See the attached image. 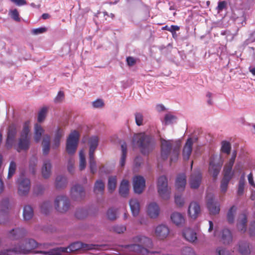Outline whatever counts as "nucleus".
<instances>
[{
    "mask_svg": "<svg viewBox=\"0 0 255 255\" xmlns=\"http://www.w3.org/2000/svg\"><path fill=\"white\" fill-rule=\"evenodd\" d=\"M157 189L160 196L165 200L170 197V191L168 186V180L165 176H160L157 180Z\"/></svg>",
    "mask_w": 255,
    "mask_h": 255,
    "instance_id": "5",
    "label": "nucleus"
},
{
    "mask_svg": "<svg viewBox=\"0 0 255 255\" xmlns=\"http://www.w3.org/2000/svg\"><path fill=\"white\" fill-rule=\"evenodd\" d=\"M105 245H103L85 244L82 243V251L100 250Z\"/></svg>",
    "mask_w": 255,
    "mask_h": 255,
    "instance_id": "34",
    "label": "nucleus"
},
{
    "mask_svg": "<svg viewBox=\"0 0 255 255\" xmlns=\"http://www.w3.org/2000/svg\"><path fill=\"white\" fill-rule=\"evenodd\" d=\"M16 169V164L15 162L12 161L10 162L8 172L7 175V178L10 179L15 173Z\"/></svg>",
    "mask_w": 255,
    "mask_h": 255,
    "instance_id": "46",
    "label": "nucleus"
},
{
    "mask_svg": "<svg viewBox=\"0 0 255 255\" xmlns=\"http://www.w3.org/2000/svg\"><path fill=\"white\" fill-rule=\"evenodd\" d=\"M29 122H26L23 127L22 130L20 134V137L18 141V147L17 149L18 152L21 150H27L29 148L30 141L28 134L29 132Z\"/></svg>",
    "mask_w": 255,
    "mask_h": 255,
    "instance_id": "4",
    "label": "nucleus"
},
{
    "mask_svg": "<svg viewBox=\"0 0 255 255\" xmlns=\"http://www.w3.org/2000/svg\"><path fill=\"white\" fill-rule=\"evenodd\" d=\"M170 218L172 221L177 226L182 224L185 221L183 215L178 212L172 213Z\"/></svg>",
    "mask_w": 255,
    "mask_h": 255,
    "instance_id": "33",
    "label": "nucleus"
},
{
    "mask_svg": "<svg viewBox=\"0 0 255 255\" xmlns=\"http://www.w3.org/2000/svg\"><path fill=\"white\" fill-rule=\"evenodd\" d=\"M10 16L11 18L15 21H19L20 18L19 17V13L16 9H14L10 11Z\"/></svg>",
    "mask_w": 255,
    "mask_h": 255,
    "instance_id": "61",
    "label": "nucleus"
},
{
    "mask_svg": "<svg viewBox=\"0 0 255 255\" xmlns=\"http://www.w3.org/2000/svg\"><path fill=\"white\" fill-rule=\"evenodd\" d=\"M155 233L156 236L159 239L163 240L168 236L169 233V230L167 226L160 225L156 227Z\"/></svg>",
    "mask_w": 255,
    "mask_h": 255,
    "instance_id": "19",
    "label": "nucleus"
},
{
    "mask_svg": "<svg viewBox=\"0 0 255 255\" xmlns=\"http://www.w3.org/2000/svg\"><path fill=\"white\" fill-rule=\"evenodd\" d=\"M8 219L7 212L5 209L0 210V225L6 223Z\"/></svg>",
    "mask_w": 255,
    "mask_h": 255,
    "instance_id": "51",
    "label": "nucleus"
},
{
    "mask_svg": "<svg viewBox=\"0 0 255 255\" xmlns=\"http://www.w3.org/2000/svg\"><path fill=\"white\" fill-rule=\"evenodd\" d=\"M44 132V129L41 126L36 124L34 126V140L36 142H39L41 139V135Z\"/></svg>",
    "mask_w": 255,
    "mask_h": 255,
    "instance_id": "35",
    "label": "nucleus"
},
{
    "mask_svg": "<svg viewBox=\"0 0 255 255\" xmlns=\"http://www.w3.org/2000/svg\"><path fill=\"white\" fill-rule=\"evenodd\" d=\"M129 192V182L125 179L122 181L120 188L119 193L123 197H126Z\"/></svg>",
    "mask_w": 255,
    "mask_h": 255,
    "instance_id": "29",
    "label": "nucleus"
},
{
    "mask_svg": "<svg viewBox=\"0 0 255 255\" xmlns=\"http://www.w3.org/2000/svg\"><path fill=\"white\" fill-rule=\"evenodd\" d=\"M33 209L30 205H25L23 209V217L24 220L28 221L33 216Z\"/></svg>",
    "mask_w": 255,
    "mask_h": 255,
    "instance_id": "30",
    "label": "nucleus"
},
{
    "mask_svg": "<svg viewBox=\"0 0 255 255\" xmlns=\"http://www.w3.org/2000/svg\"><path fill=\"white\" fill-rule=\"evenodd\" d=\"M186 184V175L184 174H181L177 177L175 186L176 189L179 191L184 190Z\"/></svg>",
    "mask_w": 255,
    "mask_h": 255,
    "instance_id": "22",
    "label": "nucleus"
},
{
    "mask_svg": "<svg viewBox=\"0 0 255 255\" xmlns=\"http://www.w3.org/2000/svg\"><path fill=\"white\" fill-rule=\"evenodd\" d=\"M67 179L63 176H58L56 178L55 186L56 188H62L66 186Z\"/></svg>",
    "mask_w": 255,
    "mask_h": 255,
    "instance_id": "40",
    "label": "nucleus"
},
{
    "mask_svg": "<svg viewBox=\"0 0 255 255\" xmlns=\"http://www.w3.org/2000/svg\"><path fill=\"white\" fill-rule=\"evenodd\" d=\"M239 252L243 255H248L250 254V244L246 241H241L239 243Z\"/></svg>",
    "mask_w": 255,
    "mask_h": 255,
    "instance_id": "27",
    "label": "nucleus"
},
{
    "mask_svg": "<svg viewBox=\"0 0 255 255\" xmlns=\"http://www.w3.org/2000/svg\"><path fill=\"white\" fill-rule=\"evenodd\" d=\"M161 142V158L163 160H167L171 154L170 163L177 161L179 154V146L173 147V141L170 140L160 139Z\"/></svg>",
    "mask_w": 255,
    "mask_h": 255,
    "instance_id": "1",
    "label": "nucleus"
},
{
    "mask_svg": "<svg viewBox=\"0 0 255 255\" xmlns=\"http://www.w3.org/2000/svg\"><path fill=\"white\" fill-rule=\"evenodd\" d=\"M133 140L136 141L141 152L144 155L148 154L155 147V142L154 139L144 133L136 134Z\"/></svg>",
    "mask_w": 255,
    "mask_h": 255,
    "instance_id": "2",
    "label": "nucleus"
},
{
    "mask_svg": "<svg viewBox=\"0 0 255 255\" xmlns=\"http://www.w3.org/2000/svg\"><path fill=\"white\" fill-rule=\"evenodd\" d=\"M207 208L210 214L216 215L219 214L220 208V204L214 201L213 196L211 194H208L206 196Z\"/></svg>",
    "mask_w": 255,
    "mask_h": 255,
    "instance_id": "9",
    "label": "nucleus"
},
{
    "mask_svg": "<svg viewBox=\"0 0 255 255\" xmlns=\"http://www.w3.org/2000/svg\"><path fill=\"white\" fill-rule=\"evenodd\" d=\"M47 111V108L43 107L39 112L37 118L38 122L41 123L44 120L46 117Z\"/></svg>",
    "mask_w": 255,
    "mask_h": 255,
    "instance_id": "52",
    "label": "nucleus"
},
{
    "mask_svg": "<svg viewBox=\"0 0 255 255\" xmlns=\"http://www.w3.org/2000/svg\"><path fill=\"white\" fill-rule=\"evenodd\" d=\"M117 185V178L116 176H110L109 178L108 187L110 192H113Z\"/></svg>",
    "mask_w": 255,
    "mask_h": 255,
    "instance_id": "43",
    "label": "nucleus"
},
{
    "mask_svg": "<svg viewBox=\"0 0 255 255\" xmlns=\"http://www.w3.org/2000/svg\"><path fill=\"white\" fill-rule=\"evenodd\" d=\"M160 213V209L158 205L154 203H150L147 209V213L149 217L151 218H156Z\"/></svg>",
    "mask_w": 255,
    "mask_h": 255,
    "instance_id": "18",
    "label": "nucleus"
},
{
    "mask_svg": "<svg viewBox=\"0 0 255 255\" xmlns=\"http://www.w3.org/2000/svg\"><path fill=\"white\" fill-rule=\"evenodd\" d=\"M188 212L190 217L195 219L200 213V206L197 202H191L189 206Z\"/></svg>",
    "mask_w": 255,
    "mask_h": 255,
    "instance_id": "17",
    "label": "nucleus"
},
{
    "mask_svg": "<svg viewBox=\"0 0 255 255\" xmlns=\"http://www.w3.org/2000/svg\"><path fill=\"white\" fill-rule=\"evenodd\" d=\"M99 143V138L97 136H92L89 140L90 145L89 154H94Z\"/></svg>",
    "mask_w": 255,
    "mask_h": 255,
    "instance_id": "31",
    "label": "nucleus"
},
{
    "mask_svg": "<svg viewBox=\"0 0 255 255\" xmlns=\"http://www.w3.org/2000/svg\"><path fill=\"white\" fill-rule=\"evenodd\" d=\"M70 206V200L66 196H58L54 200V207L58 212L61 213L66 212L69 209Z\"/></svg>",
    "mask_w": 255,
    "mask_h": 255,
    "instance_id": "7",
    "label": "nucleus"
},
{
    "mask_svg": "<svg viewBox=\"0 0 255 255\" xmlns=\"http://www.w3.org/2000/svg\"><path fill=\"white\" fill-rule=\"evenodd\" d=\"M82 243L80 242H76L71 244L68 247V252H75L78 250H82Z\"/></svg>",
    "mask_w": 255,
    "mask_h": 255,
    "instance_id": "41",
    "label": "nucleus"
},
{
    "mask_svg": "<svg viewBox=\"0 0 255 255\" xmlns=\"http://www.w3.org/2000/svg\"><path fill=\"white\" fill-rule=\"evenodd\" d=\"M37 246V242L33 239L24 238L21 243L12 249L15 254H27Z\"/></svg>",
    "mask_w": 255,
    "mask_h": 255,
    "instance_id": "3",
    "label": "nucleus"
},
{
    "mask_svg": "<svg viewBox=\"0 0 255 255\" xmlns=\"http://www.w3.org/2000/svg\"><path fill=\"white\" fill-rule=\"evenodd\" d=\"M113 232L118 234L123 233L126 230V227L124 225H115L112 227L111 229Z\"/></svg>",
    "mask_w": 255,
    "mask_h": 255,
    "instance_id": "54",
    "label": "nucleus"
},
{
    "mask_svg": "<svg viewBox=\"0 0 255 255\" xmlns=\"http://www.w3.org/2000/svg\"><path fill=\"white\" fill-rule=\"evenodd\" d=\"M64 135V131L63 129L60 128H58L56 130L54 138L53 139V143L52 146L53 148L58 147L60 143V139Z\"/></svg>",
    "mask_w": 255,
    "mask_h": 255,
    "instance_id": "32",
    "label": "nucleus"
},
{
    "mask_svg": "<svg viewBox=\"0 0 255 255\" xmlns=\"http://www.w3.org/2000/svg\"><path fill=\"white\" fill-rule=\"evenodd\" d=\"M227 2L225 1H220L218 2V6L216 8L218 12H220L227 7Z\"/></svg>",
    "mask_w": 255,
    "mask_h": 255,
    "instance_id": "57",
    "label": "nucleus"
},
{
    "mask_svg": "<svg viewBox=\"0 0 255 255\" xmlns=\"http://www.w3.org/2000/svg\"><path fill=\"white\" fill-rule=\"evenodd\" d=\"M245 187V180L244 178L241 179L239 182L237 194L241 196L244 194Z\"/></svg>",
    "mask_w": 255,
    "mask_h": 255,
    "instance_id": "53",
    "label": "nucleus"
},
{
    "mask_svg": "<svg viewBox=\"0 0 255 255\" xmlns=\"http://www.w3.org/2000/svg\"><path fill=\"white\" fill-rule=\"evenodd\" d=\"M105 185L101 180H97L94 186V191L95 193L102 194L104 191Z\"/></svg>",
    "mask_w": 255,
    "mask_h": 255,
    "instance_id": "38",
    "label": "nucleus"
},
{
    "mask_svg": "<svg viewBox=\"0 0 255 255\" xmlns=\"http://www.w3.org/2000/svg\"><path fill=\"white\" fill-rule=\"evenodd\" d=\"M79 138V132L74 130L71 132L67 139L66 151L69 154H74L77 149Z\"/></svg>",
    "mask_w": 255,
    "mask_h": 255,
    "instance_id": "6",
    "label": "nucleus"
},
{
    "mask_svg": "<svg viewBox=\"0 0 255 255\" xmlns=\"http://www.w3.org/2000/svg\"><path fill=\"white\" fill-rule=\"evenodd\" d=\"M87 211L83 209H77L75 212V216L78 219H83L87 216Z\"/></svg>",
    "mask_w": 255,
    "mask_h": 255,
    "instance_id": "50",
    "label": "nucleus"
},
{
    "mask_svg": "<svg viewBox=\"0 0 255 255\" xmlns=\"http://www.w3.org/2000/svg\"><path fill=\"white\" fill-rule=\"evenodd\" d=\"M133 242L137 243L140 247L151 248L152 246V240L144 236L138 235L133 238Z\"/></svg>",
    "mask_w": 255,
    "mask_h": 255,
    "instance_id": "14",
    "label": "nucleus"
},
{
    "mask_svg": "<svg viewBox=\"0 0 255 255\" xmlns=\"http://www.w3.org/2000/svg\"><path fill=\"white\" fill-rule=\"evenodd\" d=\"M135 120L137 126H139L142 125L143 116L141 113H136L135 114Z\"/></svg>",
    "mask_w": 255,
    "mask_h": 255,
    "instance_id": "58",
    "label": "nucleus"
},
{
    "mask_svg": "<svg viewBox=\"0 0 255 255\" xmlns=\"http://www.w3.org/2000/svg\"><path fill=\"white\" fill-rule=\"evenodd\" d=\"M247 216L245 214H241L238 219L237 228L242 233L247 230Z\"/></svg>",
    "mask_w": 255,
    "mask_h": 255,
    "instance_id": "21",
    "label": "nucleus"
},
{
    "mask_svg": "<svg viewBox=\"0 0 255 255\" xmlns=\"http://www.w3.org/2000/svg\"><path fill=\"white\" fill-rule=\"evenodd\" d=\"M130 208L133 216L138 215L140 210V205L136 199H131L129 202Z\"/></svg>",
    "mask_w": 255,
    "mask_h": 255,
    "instance_id": "25",
    "label": "nucleus"
},
{
    "mask_svg": "<svg viewBox=\"0 0 255 255\" xmlns=\"http://www.w3.org/2000/svg\"><path fill=\"white\" fill-rule=\"evenodd\" d=\"M50 137L48 135H46L43 139L42 145L44 154H47L49 153L50 150Z\"/></svg>",
    "mask_w": 255,
    "mask_h": 255,
    "instance_id": "36",
    "label": "nucleus"
},
{
    "mask_svg": "<svg viewBox=\"0 0 255 255\" xmlns=\"http://www.w3.org/2000/svg\"><path fill=\"white\" fill-rule=\"evenodd\" d=\"M17 193L20 196H26L30 189V181L28 178L20 177L17 180Z\"/></svg>",
    "mask_w": 255,
    "mask_h": 255,
    "instance_id": "8",
    "label": "nucleus"
},
{
    "mask_svg": "<svg viewBox=\"0 0 255 255\" xmlns=\"http://www.w3.org/2000/svg\"><path fill=\"white\" fill-rule=\"evenodd\" d=\"M85 192L82 186L77 184L71 189V198L75 201H80L85 197Z\"/></svg>",
    "mask_w": 255,
    "mask_h": 255,
    "instance_id": "12",
    "label": "nucleus"
},
{
    "mask_svg": "<svg viewBox=\"0 0 255 255\" xmlns=\"http://www.w3.org/2000/svg\"><path fill=\"white\" fill-rule=\"evenodd\" d=\"M237 211V207L235 206H232L227 213V220L229 223H233L234 216Z\"/></svg>",
    "mask_w": 255,
    "mask_h": 255,
    "instance_id": "44",
    "label": "nucleus"
},
{
    "mask_svg": "<svg viewBox=\"0 0 255 255\" xmlns=\"http://www.w3.org/2000/svg\"><path fill=\"white\" fill-rule=\"evenodd\" d=\"M44 188L41 185H37L34 187V193L37 195L42 194L44 191Z\"/></svg>",
    "mask_w": 255,
    "mask_h": 255,
    "instance_id": "60",
    "label": "nucleus"
},
{
    "mask_svg": "<svg viewBox=\"0 0 255 255\" xmlns=\"http://www.w3.org/2000/svg\"><path fill=\"white\" fill-rule=\"evenodd\" d=\"M41 172L44 178L47 179L50 177L51 173V164L49 160H47L44 161Z\"/></svg>",
    "mask_w": 255,
    "mask_h": 255,
    "instance_id": "24",
    "label": "nucleus"
},
{
    "mask_svg": "<svg viewBox=\"0 0 255 255\" xmlns=\"http://www.w3.org/2000/svg\"><path fill=\"white\" fill-rule=\"evenodd\" d=\"M68 252V248L64 247H58L48 251H40L38 253L44 254L45 255H61L63 253Z\"/></svg>",
    "mask_w": 255,
    "mask_h": 255,
    "instance_id": "23",
    "label": "nucleus"
},
{
    "mask_svg": "<svg viewBox=\"0 0 255 255\" xmlns=\"http://www.w3.org/2000/svg\"><path fill=\"white\" fill-rule=\"evenodd\" d=\"M183 235L187 241L192 243L194 242L197 239L196 233L191 229H185L183 233Z\"/></svg>",
    "mask_w": 255,
    "mask_h": 255,
    "instance_id": "26",
    "label": "nucleus"
},
{
    "mask_svg": "<svg viewBox=\"0 0 255 255\" xmlns=\"http://www.w3.org/2000/svg\"><path fill=\"white\" fill-rule=\"evenodd\" d=\"M176 119V117L171 114H166L164 117V121L166 125L172 124L173 121Z\"/></svg>",
    "mask_w": 255,
    "mask_h": 255,
    "instance_id": "56",
    "label": "nucleus"
},
{
    "mask_svg": "<svg viewBox=\"0 0 255 255\" xmlns=\"http://www.w3.org/2000/svg\"><path fill=\"white\" fill-rule=\"evenodd\" d=\"M221 239L224 244H229L231 243L233 237L231 231L227 229L223 230L221 234Z\"/></svg>",
    "mask_w": 255,
    "mask_h": 255,
    "instance_id": "28",
    "label": "nucleus"
},
{
    "mask_svg": "<svg viewBox=\"0 0 255 255\" xmlns=\"http://www.w3.org/2000/svg\"><path fill=\"white\" fill-rule=\"evenodd\" d=\"M175 203L178 207H182L184 204V199L178 195L175 196Z\"/></svg>",
    "mask_w": 255,
    "mask_h": 255,
    "instance_id": "62",
    "label": "nucleus"
},
{
    "mask_svg": "<svg viewBox=\"0 0 255 255\" xmlns=\"http://www.w3.org/2000/svg\"><path fill=\"white\" fill-rule=\"evenodd\" d=\"M222 166L220 162H216L214 160L211 159L209 167V172L213 176L214 179H216Z\"/></svg>",
    "mask_w": 255,
    "mask_h": 255,
    "instance_id": "15",
    "label": "nucleus"
},
{
    "mask_svg": "<svg viewBox=\"0 0 255 255\" xmlns=\"http://www.w3.org/2000/svg\"><path fill=\"white\" fill-rule=\"evenodd\" d=\"M26 231L24 228H16L12 229L9 233V237L12 240L19 241V244L24 239Z\"/></svg>",
    "mask_w": 255,
    "mask_h": 255,
    "instance_id": "13",
    "label": "nucleus"
},
{
    "mask_svg": "<svg viewBox=\"0 0 255 255\" xmlns=\"http://www.w3.org/2000/svg\"><path fill=\"white\" fill-rule=\"evenodd\" d=\"M107 216L110 220H115L117 218V211L114 208H110L107 213Z\"/></svg>",
    "mask_w": 255,
    "mask_h": 255,
    "instance_id": "49",
    "label": "nucleus"
},
{
    "mask_svg": "<svg viewBox=\"0 0 255 255\" xmlns=\"http://www.w3.org/2000/svg\"><path fill=\"white\" fill-rule=\"evenodd\" d=\"M51 204L49 201L43 202L40 206V210L42 213L47 214L51 209Z\"/></svg>",
    "mask_w": 255,
    "mask_h": 255,
    "instance_id": "45",
    "label": "nucleus"
},
{
    "mask_svg": "<svg viewBox=\"0 0 255 255\" xmlns=\"http://www.w3.org/2000/svg\"><path fill=\"white\" fill-rule=\"evenodd\" d=\"M17 133L16 126L14 124H11L9 126L7 132V137L6 140L5 145L7 148L12 147L16 137Z\"/></svg>",
    "mask_w": 255,
    "mask_h": 255,
    "instance_id": "10",
    "label": "nucleus"
},
{
    "mask_svg": "<svg viewBox=\"0 0 255 255\" xmlns=\"http://www.w3.org/2000/svg\"><path fill=\"white\" fill-rule=\"evenodd\" d=\"M232 176L228 175V174H224V177L221 181V190L223 192H226L227 188L229 182L231 179Z\"/></svg>",
    "mask_w": 255,
    "mask_h": 255,
    "instance_id": "37",
    "label": "nucleus"
},
{
    "mask_svg": "<svg viewBox=\"0 0 255 255\" xmlns=\"http://www.w3.org/2000/svg\"><path fill=\"white\" fill-rule=\"evenodd\" d=\"M202 175L200 171H196L193 173L190 177V184L191 188H198L201 183Z\"/></svg>",
    "mask_w": 255,
    "mask_h": 255,
    "instance_id": "16",
    "label": "nucleus"
},
{
    "mask_svg": "<svg viewBox=\"0 0 255 255\" xmlns=\"http://www.w3.org/2000/svg\"><path fill=\"white\" fill-rule=\"evenodd\" d=\"M64 93L62 91H59L57 96L54 99V102L59 103L62 102L64 99Z\"/></svg>",
    "mask_w": 255,
    "mask_h": 255,
    "instance_id": "59",
    "label": "nucleus"
},
{
    "mask_svg": "<svg viewBox=\"0 0 255 255\" xmlns=\"http://www.w3.org/2000/svg\"><path fill=\"white\" fill-rule=\"evenodd\" d=\"M249 233L251 236H255V221L251 223L249 227Z\"/></svg>",
    "mask_w": 255,
    "mask_h": 255,
    "instance_id": "63",
    "label": "nucleus"
},
{
    "mask_svg": "<svg viewBox=\"0 0 255 255\" xmlns=\"http://www.w3.org/2000/svg\"><path fill=\"white\" fill-rule=\"evenodd\" d=\"M231 146L229 142L223 141L222 142L221 151L222 152L229 154L231 151Z\"/></svg>",
    "mask_w": 255,
    "mask_h": 255,
    "instance_id": "48",
    "label": "nucleus"
},
{
    "mask_svg": "<svg viewBox=\"0 0 255 255\" xmlns=\"http://www.w3.org/2000/svg\"><path fill=\"white\" fill-rule=\"evenodd\" d=\"M217 252L218 255H231L229 251H226L220 248H219L217 249Z\"/></svg>",
    "mask_w": 255,
    "mask_h": 255,
    "instance_id": "64",
    "label": "nucleus"
},
{
    "mask_svg": "<svg viewBox=\"0 0 255 255\" xmlns=\"http://www.w3.org/2000/svg\"><path fill=\"white\" fill-rule=\"evenodd\" d=\"M79 157H80V164H79V169L80 170H83L85 169L86 165V162L85 159V157L84 155V151L83 150H81L79 153Z\"/></svg>",
    "mask_w": 255,
    "mask_h": 255,
    "instance_id": "47",
    "label": "nucleus"
},
{
    "mask_svg": "<svg viewBox=\"0 0 255 255\" xmlns=\"http://www.w3.org/2000/svg\"><path fill=\"white\" fill-rule=\"evenodd\" d=\"M234 163L231 162H229L224 167V172L225 174H228V175L232 176V169Z\"/></svg>",
    "mask_w": 255,
    "mask_h": 255,
    "instance_id": "55",
    "label": "nucleus"
},
{
    "mask_svg": "<svg viewBox=\"0 0 255 255\" xmlns=\"http://www.w3.org/2000/svg\"><path fill=\"white\" fill-rule=\"evenodd\" d=\"M122 154L120 160V165L123 167L125 164L126 158L127 153V145L126 142H124L121 145Z\"/></svg>",
    "mask_w": 255,
    "mask_h": 255,
    "instance_id": "42",
    "label": "nucleus"
},
{
    "mask_svg": "<svg viewBox=\"0 0 255 255\" xmlns=\"http://www.w3.org/2000/svg\"><path fill=\"white\" fill-rule=\"evenodd\" d=\"M89 162L90 171L92 173L94 174L97 171L96 162L95 159L94 154H89Z\"/></svg>",
    "mask_w": 255,
    "mask_h": 255,
    "instance_id": "39",
    "label": "nucleus"
},
{
    "mask_svg": "<svg viewBox=\"0 0 255 255\" xmlns=\"http://www.w3.org/2000/svg\"><path fill=\"white\" fill-rule=\"evenodd\" d=\"M133 190L135 193L141 194L145 187V180L140 175L135 176L133 178Z\"/></svg>",
    "mask_w": 255,
    "mask_h": 255,
    "instance_id": "11",
    "label": "nucleus"
},
{
    "mask_svg": "<svg viewBox=\"0 0 255 255\" xmlns=\"http://www.w3.org/2000/svg\"><path fill=\"white\" fill-rule=\"evenodd\" d=\"M193 141L191 138H188L183 147V158L185 160H188L189 159L191 153L192 151Z\"/></svg>",
    "mask_w": 255,
    "mask_h": 255,
    "instance_id": "20",
    "label": "nucleus"
}]
</instances>
